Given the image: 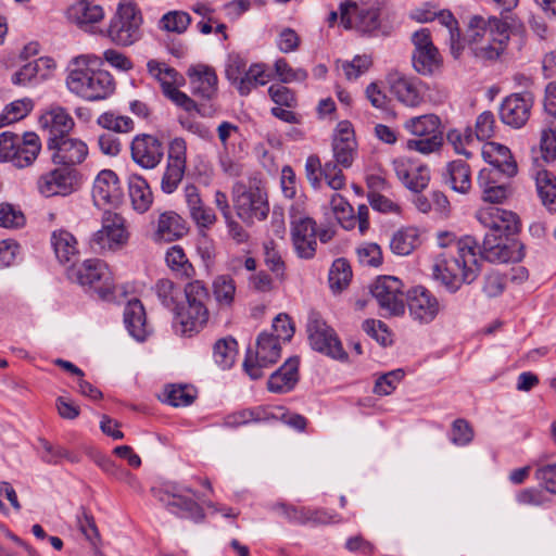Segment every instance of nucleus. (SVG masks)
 <instances>
[{
    "label": "nucleus",
    "mask_w": 556,
    "mask_h": 556,
    "mask_svg": "<svg viewBox=\"0 0 556 556\" xmlns=\"http://www.w3.org/2000/svg\"><path fill=\"white\" fill-rule=\"evenodd\" d=\"M439 245L446 250L433 264V276L450 291L455 292L463 283L473 282L481 271V260L490 263L519 262L523 257L522 245L504 235H485L482 245L471 236L455 239L442 232Z\"/></svg>",
    "instance_id": "f257e3e1"
},
{
    "label": "nucleus",
    "mask_w": 556,
    "mask_h": 556,
    "mask_svg": "<svg viewBox=\"0 0 556 556\" xmlns=\"http://www.w3.org/2000/svg\"><path fill=\"white\" fill-rule=\"evenodd\" d=\"M508 24L495 16L475 15L469 20L465 43L477 63L489 66L498 62L509 43Z\"/></svg>",
    "instance_id": "f03ea898"
},
{
    "label": "nucleus",
    "mask_w": 556,
    "mask_h": 556,
    "mask_svg": "<svg viewBox=\"0 0 556 556\" xmlns=\"http://www.w3.org/2000/svg\"><path fill=\"white\" fill-rule=\"evenodd\" d=\"M94 60L89 54H81L73 58L67 67L68 90L87 101L106 99L115 89L114 78L109 72L91 67Z\"/></svg>",
    "instance_id": "7ed1b4c3"
},
{
    "label": "nucleus",
    "mask_w": 556,
    "mask_h": 556,
    "mask_svg": "<svg viewBox=\"0 0 556 556\" xmlns=\"http://www.w3.org/2000/svg\"><path fill=\"white\" fill-rule=\"evenodd\" d=\"M184 291L187 304L186 306H179L175 315L180 325L181 333L191 337L193 333L201 331L207 324L208 309L205 303L208 300V292L200 280L188 282Z\"/></svg>",
    "instance_id": "20e7f679"
},
{
    "label": "nucleus",
    "mask_w": 556,
    "mask_h": 556,
    "mask_svg": "<svg viewBox=\"0 0 556 556\" xmlns=\"http://www.w3.org/2000/svg\"><path fill=\"white\" fill-rule=\"evenodd\" d=\"M232 204L237 216L245 224L252 225L255 220H264L269 213L267 194L255 182H237L231 191Z\"/></svg>",
    "instance_id": "39448f33"
},
{
    "label": "nucleus",
    "mask_w": 556,
    "mask_h": 556,
    "mask_svg": "<svg viewBox=\"0 0 556 556\" xmlns=\"http://www.w3.org/2000/svg\"><path fill=\"white\" fill-rule=\"evenodd\" d=\"M67 276L72 281L92 289L102 300L109 301L114 295L115 283L112 273L100 260H86L79 265H72Z\"/></svg>",
    "instance_id": "423d86ee"
},
{
    "label": "nucleus",
    "mask_w": 556,
    "mask_h": 556,
    "mask_svg": "<svg viewBox=\"0 0 556 556\" xmlns=\"http://www.w3.org/2000/svg\"><path fill=\"white\" fill-rule=\"evenodd\" d=\"M152 493L169 513L180 518H188L194 521H200L204 518L202 507L194 500L185 495V493L195 495L191 488L176 482H165L160 488H153Z\"/></svg>",
    "instance_id": "0eeeda50"
},
{
    "label": "nucleus",
    "mask_w": 556,
    "mask_h": 556,
    "mask_svg": "<svg viewBox=\"0 0 556 556\" xmlns=\"http://www.w3.org/2000/svg\"><path fill=\"white\" fill-rule=\"evenodd\" d=\"M142 17L130 2H121L106 30L108 37L117 46L128 47L139 40Z\"/></svg>",
    "instance_id": "6e6552de"
},
{
    "label": "nucleus",
    "mask_w": 556,
    "mask_h": 556,
    "mask_svg": "<svg viewBox=\"0 0 556 556\" xmlns=\"http://www.w3.org/2000/svg\"><path fill=\"white\" fill-rule=\"evenodd\" d=\"M291 240L299 257L313 258L317 248L316 222L303 214L300 204L290 207Z\"/></svg>",
    "instance_id": "1a4fd4ad"
},
{
    "label": "nucleus",
    "mask_w": 556,
    "mask_h": 556,
    "mask_svg": "<svg viewBox=\"0 0 556 556\" xmlns=\"http://www.w3.org/2000/svg\"><path fill=\"white\" fill-rule=\"evenodd\" d=\"M307 333L309 343L315 351L333 359L342 362L348 359V353L343 350L334 330L316 312H312L308 316Z\"/></svg>",
    "instance_id": "9d476101"
},
{
    "label": "nucleus",
    "mask_w": 556,
    "mask_h": 556,
    "mask_svg": "<svg viewBox=\"0 0 556 556\" xmlns=\"http://www.w3.org/2000/svg\"><path fill=\"white\" fill-rule=\"evenodd\" d=\"M128 240L125 219L117 213L105 210L102 216V227L96 231L91 239V248L102 253L122 248Z\"/></svg>",
    "instance_id": "9b49d317"
},
{
    "label": "nucleus",
    "mask_w": 556,
    "mask_h": 556,
    "mask_svg": "<svg viewBox=\"0 0 556 556\" xmlns=\"http://www.w3.org/2000/svg\"><path fill=\"white\" fill-rule=\"evenodd\" d=\"M372 296L383 316H400L405 312L404 292L402 281L393 276L378 277L370 288Z\"/></svg>",
    "instance_id": "f8f14e48"
},
{
    "label": "nucleus",
    "mask_w": 556,
    "mask_h": 556,
    "mask_svg": "<svg viewBox=\"0 0 556 556\" xmlns=\"http://www.w3.org/2000/svg\"><path fill=\"white\" fill-rule=\"evenodd\" d=\"M281 346L273 333L262 332L256 340L255 354L248 353L243 368L251 379L263 377V368L275 364L280 358Z\"/></svg>",
    "instance_id": "ddd939ff"
},
{
    "label": "nucleus",
    "mask_w": 556,
    "mask_h": 556,
    "mask_svg": "<svg viewBox=\"0 0 556 556\" xmlns=\"http://www.w3.org/2000/svg\"><path fill=\"white\" fill-rule=\"evenodd\" d=\"M478 222L489 231L485 235L511 236L519 230V218L511 211L486 205L476 212Z\"/></svg>",
    "instance_id": "4468645a"
},
{
    "label": "nucleus",
    "mask_w": 556,
    "mask_h": 556,
    "mask_svg": "<svg viewBox=\"0 0 556 556\" xmlns=\"http://www.w3.org/2000/svg\"><path fill=\"white\" fill-rule=\"evenodd\" d=\"M409 316L419 324H429L441 311L439 300L425 287L417 286L406 295Z\"/></svg>",
    "instance_id": "2eb2a0df"
},
{
    "label": "nucleus",
    "mask_w": 556,
    "mask_h": 556,
    "mask_svg": "<svg viewBox=\"0 0 556 556\" xmlns=\"http://www.w3.org/2000/svg\"><path fill=\"white\" fill-rule=\"evenodd\" d=\"M92 200L97 207L118 206L123 201V190L117 175L111 169L101 170L92 187Z\"/></svg>",
    "instance_id": "dca6fc26"
},
{
    "label": "nucleus",
    "mask_w": 556,
    "mask_h": 556,
    "mask_svg": "<svg viewBox=\"0 0 556 556\" xmlns=\"http://www.w3.org/2000/svg\"><path fill=\"white\" fill-rule=\"evenodd\" d=\"M132 161L144 169L155 168L162 161L164 148L162 142L149 134L135 136L130 143Z\"/></svg>",
    "instance_id": "f3484780"
},
{
    "label": "nucleus",
    "mask_w": 556,
    "mask_h": 556,
    "mask_svg": "<svg viewBox=\"0 0 556 556\" xmlns=\"http://www.w3.org/2000/svg\"><path fill=\"white\" fill-rule=\"evenodd\" d=\"M47 148L51 152L52 162L63 165L65 168L81 164L88 156V146L86 142L70 135Z\"/></svg>",
    "instance_id": "a211bd4d"
},
{
    "label": "nucleus",
    "mask_w": 556,
    "mask_h": 556,
    "mask_svg": "<svg viewBox=\"0 0 556 556\" xmlns=\"http://www.w3.org/2000/svg\"><path fill=\"white\" fill-rule=\"evenodd\" d=\"M531 108L530 93H513L504 99L500 108V117L504 124L520 128L529 119Z\"/></svg>",
    "instance_id": "6ab92c4d"
},
{
    "label": "nucleus",
    "mask_w": 556,
    "mask_h": 556,
    "mask_svg": "<svg viewBox=\"0 0 556 556\" xmlns=\"http://www.w3.org/2000/svg\"><path fill=\"white\" fill-rule=\"evenodd\" d=\"M42 131L47 135V147L70 135L74 119L63 108H52L39 119Z\"/></svg>",
    "instance_id": "aec40b11"
},
{
    "label": "nucleus",
    "mask_w": 556,
    "mask_h": 556,
    "mask_svg": "<svg viewBox=\"0 0 556 556\" xmlns=\"http://www.w3.org/2000/svg\"><path fill=\"white\" fill-rule=\"evenodd\" d=\"M389 85L391 94L406 106L416 108L424 100V86L417 78L392 74L389 76Z\"/></svg>",
    "instance_id": "412c9836"
},
{
    "label": "nucleus",
    "mask_w": 556,
    "mask_h": 556,
    "mask_svg": "<svg viewBox=\"0 0 556 556\" xmlns=\"http://www.w3.org/2000/svg\"><path fill=\"white\" fill-rule=\"evenodd\" d=\"M191 91L205 100L213 99L217 93V75L215 70L205 64H195L188 68Z\"/></svg>",
    "instance_id": "4be33fe9"
},
{
    "label": "nucleus",
    "mask_w": 556,
    "mask_h": 556,
    "mask_svg": "<svg viewBox=\"0 0 556 556\" xmlns=\"http://www.w3.org/2000/svg\"><path fill=\"white\" fill-rule=\"evenodd\" d=\"M396 177L414 193L421 192L430 181V170L426 165L397 160L393 163Z\"/></svg>",
    "instance_id": "5701e85b"
},
{
    "label": "nucleus",
    "mask_w": 556,
    "mask_h": 556,
    "mask_svg": "<svg viewBox=\"0 0 556 556\" xmlns=\"http://www.w3.org/2000/svg\"><path fill=\"white\" fill-rule=\"evenodd\" d=\"M38 189L45 197L66 195L74 189V176L65 167L53 169L39 178Z\"/></svg>",
    "instance_id": "b1692460"
},
{
    "label": "nucleus",
    "mask_w": 556,
    "mask_h": 556,
    "mask_svg": "<svg viewBox=\"0 0 556 556\" xmlns=\"http://www.w3.org/2000/svg\"><path fill=\"white\" fill-rule=\"evenodd\" d=\"M66 16L70 22L88 30L103 20L104 11L101 5L93 4L88 0H76L66 10Z\"/></svg>",
    "instance_id": "393cba45"
},
{
    "label": "nucleus",
    "mask_w": 556,
    "mask_h": 556,
    "mask_svg": "<svg viewBox=\"0 0 556 556\" xmlns=\"http://www.w3.org/2000/svg\"><path fill=\"white\" fill-rule=\"evenodd\" d=\"M482 156L489 165L502 170L507 179L517 174V163L506 146L486 142L482 148Z\"/></svg>",
    "instance_id": "a878e982"
},
{
    "label": "nucleus",
    "mask_w": 556,
    "mask_h": 556,
    "mask_svg": "<svg viewBox=\"0 0 556 556\" xmlns=\"http://www.w3.org/2000/svg\"><path fill=\"white\" fill-rule=\"evenodd\" d=\"M124 323L131 337L143 341L151 329L147 323L146 309L138 299L129 301L124 309Z\"/></svg>",
    "instance_id": "bb28decb"
},
{
    "label": "nucleus",
    "mask_w": 556,
    "mask_h": 556,
    "mask_svg": "<svg viewBox=\"0 0 556 556\" xmlns=\"http://www.w3.org/2000/svg\"><path fill=\"white\" fill-rule=\"evenodd\" d=\"M299 358L290 357L277 369L268 379L267 387L274 393H287L291 391L298 382Z\"/></svg>",
    "instance_id": "cd10ccee"
},
{
    "label": "nucleus",
    "mask_w": 556,
    "mask_h": 556,
    "mask_svg": "<svg viewBox=\"0 0 556 556\" xmlns=\"http://www.w3.org/2000/svg\"><path fill=\"white\" fill-rule=\"evenodd\" d=\"M187 231L185 220L175 212L160 214L154 237L166 242L181 238Z\"/></svg>",
    "instance_id": "c85d7f7f"
},
{
    "label": "nucleus",
    "mask_w": 556,
    "mask_h": 556,
    "mask_svg": "<svg viewBox=\"0 0 556 556\" xmlns=\"http://www.w3.org/2000/svg\"><path fill=\"white\" fill-rule=\"evenodd\" d=\"M444 180L454 191L462 194L468 193L471 189V170L469 165L462 160L447 163Z\"/></svg>",
    "instance_id": "c756f323"
},
{
    "label": "nucleus",
    "mask_w": 556,
    "mask_h": 556,
    "mask_svg": "<svg viewBox=\"0 0 556 556\" xmlns=\"http://www.w3.org/2000/svg\"><path fill=\"white\" fill-rule=\"evenodd\" d=\"M15 149L16 153L12 157V164L15 167L24 168L31 165L37 159L41 150V142L35 132H25L22 137L20 136V142Z\"/></svg>",
    "instance_id": "7c9ffc66"
},
{
    "label": "nucleus",
    "mask_w": 556,
    "mask_h": 556,
    "mask_svg": "<svg viewBox=\"0 0 556 556\" xmlns=\"http://www.w3.org/2000/svg\"><path fill=\"white\" fill-rule=\"evenodd\" d=\"M128 191L131 205L138 213L147 212L153 202V194L147 180L132 174L128 178Z\"/></svg>",
    "instance_id": "2f4dec72"
},
{
    "label": "nucleus",
    "mask_w": 556,
    "mask_h": 556,
    "mask_svg": "<svg viewBox=\"0 0 556 556\" xmlns=\"http://www.w3.org/2000/svg\"><path fill=\"white\" fill-rule=\"evenodd\" d=\"M147 72L151 78L160 84L163 93L168 92L173 86H179L184 80L174 67L155 59L147 62Z\"/></svg>",
    "instance_id": "473e14b6"
},
{
    "label": "nucleus",
    "mask_w": 556,
    "mask_h": 556,
    "mask_svg": "<svg viewBox=\"0 0 556 556\" xmlns=\"http://www.w3.org/2000/svg\"><path fill=\"white\" fill-rule=\"evenodd\" d=\"M403 127L415 137H432L442 135L441 119L435 114H425L407 118Z\"/></svg>",
    "instance_id": "72a5a7b5"
},
{
    "label": "nucleus",
    "mask_w": 556,
    "mask_h": 556,
    "mask_svg": "<svg viewBox=\"0 0 556 556\" xmlns=\"http://www.w3.org/2000/svg\"><path fill=\"white\" fill-rule=\"evenodd\" d=\"M165 262L178 279L188 280L195 276V269L180 245H173L167 250Z\"/></svg>",
    "instance_id": "f704fd0d"
},
{
    "label": "nucleus",
    "mask_w": 556,
    "mask_h": 556,
    "mask_svg": "<svg viewBox=\"0 0 556 556\" xmlns=\"http://www.w3.org/2000/svg\"><path fill=\"white\" fill-rule=\"evenodd\" d=\"M51 244L61 263H70L77 257V240L70 231L64 229L53 231Z\"/></svg>",
    "instance_id": "c9c22d12"
},
{
    "label": "nucleus",
    "mask_w": 556,
    "mask_h": 556,
    "mask_svg": "<svg viewBox=\"0 0 556 556\" xmlns=\"http://www.w3.org/2000/svg\"><path fill=\"white\" fill-rule=\"evenodd\" d=\"M332 150L337 164H340L343 167H350L353 163L355 150L353 131L348 127L340 128L339 135L333 139Z\"/></svg>",
    "instance_id": "e433bc0d"
},
{
    "label": "nucleus",
    "mask_w": 556,
    "mask_h": 556,
    "mask_svg": "<svg viewBox=\"0 0 556 556\" xmlns=\"http://www.w3.org/2000/svg\"><path fill=\"white\" fill-rule=\"evenodd\" d=\"M270 75L266 72L265 64H252L236 87L240 96H248L258 86L266 85Z\"/></svg>",
    "instance_id": "4c0bfd02"
},
{
    "label": "nucleus",
    "mask_w": 556,
    "mask_h": 556,
    "mask_svg": "<svg viewBox=\"0 0 556 556\" xmlns=\"http://www.w3.org/2000/svg\"><path fill=\"white\" fill-rule=\"evenodd\" d=\"M155 295L165 308L176 313L179 308L181 290L172 280L163 278L156 281L153 287Z\"/></svg>",
    "instance_id": "58836bf2"
},
{
    "label": "nucleus",
    "mask_w": 556,
    "mask_h": 556,
    "mask_svg": "<svg viewBox=\"0 0 556 556\" xmlns=\"http://www.w3.org/2000/svg\"><path fill=\"white\" fill-rule=\"evenodd\" d=\"M419 244V233L414 227H407L396 231L390 242V249L397 255L410 254Z\"/></svg>",
    "instance_id": "ea45409f"
},
{
    "label": "nucleus",
    "mask_w": 556,
    "mask_h": 556,
    "mask_svg": "<svg viewBox=\"0 0 556 556\" xmlns=\"http://www.w3.org/2000/svg\"><path fill=\"white\" fill-rule=\"evenodd\" d=\"M442 60L435 47L413 53V65L421 75H432L441 66Z\"/></svg>",
    "instance_id": "a19ab883"
},
{
    "label": "nucleus",
    "mask_w": 556,
    "mask_h": 556,
    "mask_svg": "<svg viewBox=\"0 0 556 556\" xmlns=\"http://www.w3.org/2000/svg\"><path fill=\"white\" fill-rule=\"evenodd\" d=\"M330 207L342 228L351 230L355 227L356 218L353 215V207L342 195L338 193L332 194Z\"/></svg>",
    "instance_id": "79ce46f5"
},
{
    "label": "nucleus",
    "mask_w": 556,
    "mask_h": 556,
    "mask_svg": "<svg viewBox=\"0 0 556 556\" xmlns=\"http://www.w3.org/2000/svg\"><path fill=\"white\" fill-rule=\"evenodd\" d=\"M213 294L219 306L229 307L235 300V280L228 275L217 276L213 281Z\"/></svg>",
    "instance_id": "37998d69"
},
{
    "label": "nucleus",
    "mask_w": 556,
    "mask_h": 556,
    "mask_svg": "<svg viewBox=\"0 0 556 556\" xmlns=\"http://www.w3.org/2000/svg\"><path fill=\"white\" fill-rule=\"evenodd\" d=\"M41 66L50 68L54 67L55 64L50 58H39L38 60L28 62L12 75V83L18 86L26 85L37 76Z\"/></svg>",
    "instance_id": "c03bdc74"
},
{
    "label": "nucleus",
    "mask_w": 556,
    "mask_h": 556,
    "mask_svg": "<svg viewBox=\"0 0 556 556\" xmlns=\"http://www.w3.org/2000/svg\"><path fill=\"white\" fill-rule=\"evenodd\" d=\"M352 278V269L345 258H337L329 271V283L332 290L342 291Z\"/></svg>",
    "instance_id": "a18cd8bd"
},
{
    "label": "nucleus",
    "mask_w": 556,
    "mask_h": 556,
    "mask_svg": "<svg viewBox=\"0 0 556 556\" xmlns=\"http://www.w3.org/2000/svg\"><path fill=\"white\" fill-rule=\"evenodd\" d=\"M33 109L29 99L16 100L8 104L0 114V128L26 117Z\"/></svg>",
    "instance_id": "49530a36"
},
{
    "label": "nucleus",
    "mask_w": 556,
    "mask_h": 556,
    "mask_svg": "<svg viewBox=\"0 0 556 556\" xmlns=\"http://www.w3.org/2000/svg\"><path fill=\"white\" fill-rule=\"evenodd\" d=\"M237 355V341L232 338L220 339L214 344V359L223 369L230 368Z\"/></svg>",
    "instance_id": "de8ad7c7"
},
{
    "label": "nucleus",
    "mask_w": 556,
    "mask_h": 556,
    "mask_svg": "<svg viewBox=\"0 0 556 556\" xmlns=\"http://www.w3.org/2000/svg\"><path fill=\"white\" fill-rule=\"evenodd\" d=\"M98 125L104 129L127 134L134 130L135 124L134 121L124 115H117L113 112H105L98 117Z\"/></svg>",
    "instance_id": "09e8293b"
},
{
    "label": "nucleus",
    "mask_w": 556,
    "mask_h": 556,
    "mask_svg": "<svg viewBox=\"0 0 556 556\" xmlns=\"http://www.w3.org/2000/svg\"><path fill=\"white\" fill-rule=\"evenodd\" d=\"M191 17L185 11H169L164 14L160 22L159 27L165 31L182 34L190 25Z\"/></svg>",
    "instance_id": "8fccbe9b"
},
{
    "label": "nucleus",
    "mask_w": 556,
    "mask_h": 556,
    "mask_svg": "<svg viewBox=\"0 0 556 556\" xmlns=\"http://www.w3.org/2000/svg\"><path fill=\"white\" fill-rule=\"evenodd\" d=\"M441 18L447 31L451 53L455 59H458L464 51L465 45L460 38L457 21L452 14L442 15Z\"/></svg>",
    "instance_id": "3c124183"
},
{
    "label": "nucleus",
    "mask_w": 556,
    "mask_h": 556,
    "mask_svg": "<svg viewBox=\"0 0 556 556\" xmlns=\"http://www.w3.org/2000/svg\"><path fill=\"white\" fill-rule=\"evenodd\" d=\"M23 212L10 203L0 204V227L16 229L25 225Z\"/></svg>",
    "instance_id": "603ef678"
},
{
    "label": "nucleus",
    "mask_w": 556,
    "mask_h": 556,
    "mask_svg": "<svg viewBox=\"0 0 556 556\" xmlns=\"http://www.w3.org/2000/svg\"><path fill=\"white\" fill-rule=\"evenodd\" d=\"M274 68L279 80L285 84L304 81L307 78V72L305 70L292 68L290 64L282 58L275 62Z\"/></svg>",
    "instance_id": "864d4df0"
},
{
    "label": "nucleus",
    "mask_w": 556,
    "mask_h": 556,
    "mask_svg": "<svg viewBox=\"0 0 556 556\" xmlns=\"http://www.w3.org/2000/svg\"><path fill=\"white\" fill-rule=\"evenodd\" d=\"M443 142L442 135H432V137H419V139H409L406 148L410 151H417L422 154H430L440 149Z\"/></svg>",
    "instance_id": "5fc2aeb1"
},
{
    "label": "nucleus",
    "mask_w": 556,
    "mask_h": 556,
    "mask_svg": "<svg viewBox=\"0 0 556 556\" xmlns=\"http://www.w3.org/2000/svg\"><path fill=\"white\" fill-rule=\"evenodd\" d=\"M475 134L478 140H488L495 134V117L490 111H484L478 115L475 124Z\"/></svg>",
    "instance_id": "6e6d98bb"
},
{
    "label": "nucleus",
    "mask_w": 556,
    "mask_h": 556,
    "mask_svg": "<svg viewBox=\"0 0 556 556\" xmlns=\"http://www.w3.org/2000/svg\"><path fill=\"white\" fill-rule=\"evenodd\" d=\"M194 397L193 390L184 386H172L166 392V402L176 407L190 405Z\"/></svg>",
    "instance_id": "4d7b16f0"
},
{
    "label": "nucleus",
    "mask_w": 556,
    "mask_h": 556,
    "mask_svg": "<svg viewBox=\"0 0 556 556\" xmlns=\"http://www.w3.org/2000/svg\"><path fill=\"white\" fill-rule=\"evenodd\" d=\"M167 164L186 168L187 143L184 138L176 137L169 142Z\"/></svg>",
    "instance_id": "13d9d810"
},
{
    "label": "nucleus",
    "mask_w": 556,
    "mask_h": 556,
    "mask_svg": "<svg viewBox=\"0 0 556 556\" xmlns=\"http://www.w3.org/2000/svg\"><path fill=\"white\" fill-rule=\"evenodd\" d=\"M371 65L370 58L366 55H357L351 62H342L341 68L346 79L352 80L358 78L368 71Z\"/></svg>",
    "instance_id": "bf43d9fd"
},
{
    "label": "nucleus",
    "mask_w": 556,
    "mask_h": 556,
    "mask_svg": "<svg viewBox=\"0 0 556 556\" xmlns=\"http://www.w3.org/2000/svg\"><path fill=\"white\" fill-rule=\"evenodd\" d=\"M473 439V430L469 422L463 418L454 420L452 424L451 441L455 445L464 446L469 444Z\"/></svg>",
    "instance_id": "052dcab7"
},
{
    "label": "nucleus",
    "mask_w": 556,
    "mask_h": 556,
    "mask_svg": "<svg viewBox=\"0 0 556 556\" xmlns=\"http://www.w3.org/2000/svg\"><path fill=\"white\" fill-rule=\"evenodd\" d=\"M186 168L167 164L161 180V188L165 193H173L181 182Z\"/></svg>",
    "instance_id": "680f3d73"
},
{
    "label": "nucleus",
    "mask_w": 556,
    "mask_h": 556,
    "mask_svg": "<svg viewBox=\"0 0 556 556\" xmlns=\"http://www.w3.org/2000/svg\"><path fill=\"white\" fill-rule=\"evenodd\" d=\"M94 462L103 471L112 475L116 479L125 480L127 482L135 480V477L128 470L117 466L114 460L105 455H97Z\"/></svg>",
    "instance_id": "e2e57ef3"
},
{
    "label": "nucleus",
    "mask_w": 556,
    "mask_h": 556,
    "mask_svg": "<svg viewBox=\"0 0 556 556\" xmlns=\"http://www.w3.org/2000/svg\"><path fill=\"white\" fill-rule=\"evenodd\" d=\"M403 377L404 372L401 369L393 370L381 376L375 383L374 392L378 395L391 394Z\"/></svg>",
    "instance_id": "0e129e2a"
},
{
    "label": "nucleus",
    "mask_w": 556,
    "mask_h": 556,
    "mask_svg": "<svg viewBox=\"0 0 556 556\" xmlns=\"http://www.w3.org/2000/svg\"><path fill=\"white\" fill-rule=\"evenodd\" d=\"M264 261L266 266L276 275L277 278H283L285 263L279 252L275 249L273 241L264 244Z\"/></svg>",
    "instance_id": "69168bd1"
},
{
    "label": "nucleus",
    "mask_w": 556,
    "mask_h": 556,
    "mask_svg": "<svg viewBox=\"0 0 556 556\" xmlns=\"http://www.w3.org/2000/svg\"><path fill=\"white\" fill-rule=\"evenodd\" d=\"M275 509L288 520L298 523H306L313 518L312 509L306 507H294L286 504H277Z\"/></svg>",
    "instance_id": "338daca9"
},
{
    "label": "nucleus",
    "mask_w": 556,
    "mask_h": 556,
    "mask_svg": "<svg viewBox=\"0 0 556 556\" xmlns=\"http://www.w3.org/2000/svg\"><path fill=\"white\" fill-rule=\"evenodd\" d=\"M534 477L541 486L556 495V463L538 467Z\"/></svg>",
    "instance_id": "774afa93"
}]
</instances>
